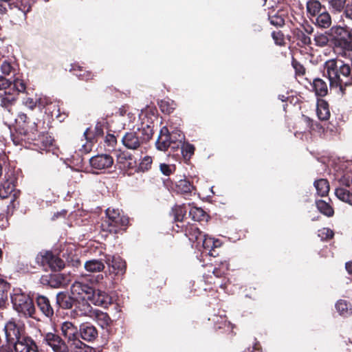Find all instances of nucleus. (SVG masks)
I'll return each instance as SVG.
<instances>
[{"instance_id": "nucleus-63", "label": "nucleus", "mask_w": 352, "mask_h": 352, "mask_svg": "<svg viewBox=\"0 0 352 352\" xmlns=\"http://www.w3.org/2000/svg\"><path fill=\"white\" fill-rule=\"evenodd\" d=\"M271 23L276 25H280L283 24V20L280 18H276V21L271 19Z\"/></svg>"}, {"instance_id": "nucleus-37", "label": "nucleus", "mask_w": 352, "mask_h": 352, "mask_svg": "<svg viewBox=\"0 0 352 352\" xmlns=\"http://www.w3.org/2000/svg\"><path fill=\"white\" fill-rule=\"evenodd\" d=\"M12 81L8 80L5 77L0 76V90H4L6 94L10 96L7 98L8 100L11 101L14 100V94L11 93Z\"/></svg>"}, {"instance_id": "nucleus-60", "label": "nucleus", "mask_w": 352, "mask_h": 352, "mask_svg": "<svg viewBox=\"0 0 352 352\" xmlns=\"http://www.w3.org/2000/svg\"><path fill=\"white\" fill-rule=\"evenodd\" d=\"M127 110L124 106H122V107L119 108L118 111L116 113V115H118L119 116L122 117V119L125 118L127 115Z\"/></svg>"}, {"instance_id": "nucleus-44", "label": "nucleus", "mask_w": 352, "mask_h": 352, "mask_svg": "<svg viewBox=\"0 0 352 352\" xmlns=\"http://www.w3.org/2000/svg\"><path fill=\"white\" fill-rule=\"evenodd\" d=\"M177 190L182 193H188L193 189V186L186 179H181L177 184Z\"/></svg>"}, {"instance_id": "nucleus-15", "label": "nucleus", "mask_w": 352, "mask_h": 352, "mask_svg": "<svg viewBox=\"0 0 352 352\" xmlns=\"http://www.w3.org/2000/svg\"><path fill=\"white\" fill-rule=\"evenodd\" d=\"M111 155H93L89 159L90 165L96 169H104L110 167L113 164Z\"/></svg>"}, {"instance_id": "nucleus-5", "label": "nucleus", "mask_w": 352, "mask_h": 352, "mask_svg": "<svg viewBox=\"0 0 352 352\" xmlns=\"http://www.w3.org/2000/svg\"><path fill=\"white\" fill-rule=\"evenodd\" d=\"M103 133L102 129L99 124L95 126V133H94L90 128H87L83 133L84 140H80L78 147V151L82 154H88L92 151L93 140L95 136L102 135Z\"/></svg>"}, {"instance_id": "nucleus-53", "label": "nucleus", "mask_w": 352, "mask_h": 352, "mask_svg": "<svg viewBox=\"0 0 352 352\" xmlns=\"http://www.w3.org/2000/svg\"><path fill=\"white\" fill-rule=\"evenodd\" d=\"M201 243L206 250H211L214 249V239L209 237L208 235H205L204 239L201 240Z\"/></svg>"}, {"instance_id": "nucleus-7", "label": "nucleus", "mask_w": 352, "mask_h": 352, "mask_svg": "<svg viewBox=\"0 0 352 352\" xmlns=\"http://www.w3.org/2000/svg\"><path fill=\"white\" fill-rule=\"evenodd\" d=\"M8 342L12 343L19 338L26 336L23 324L9 321L4 327Z\"/></svg>"}, {"instance_id": "nucleus-4", "label": "nucleus", "mask_w": 352, "mask_h": 352, "mask_svg": "<svg viewBox=\"0 0 352 352\" xmlns=\"http://www.w3.org/2000/svg\"><path fill=\"white\" fill-rule=\"evenodd\" d=\"M179 130L168 131L166 126H164L160 132L158 138L155 142L157 150L160 151L175 152L176 151V142H177Z\"/></svg>"}, {"instance_id": "nucleus-43", "label": "nucleus", "mask_w": 352, "mask_h": 352, "mask_svg": "<svg viewBox=\"0 0 352 352\" xmlns=\"http://www.w3.org/2000/svg\"><path fill=\"white\" fill-rule=\"evenodd\" d=\"M330 33H320L317 34L314 36V41L316 45L319 47L327 46L330 41Z\"/></svg>"}, {"instance_id": "nucleus-14", "label": "nucleus", "mask_w": 352, "mask_h": 352, "mask_svg": "<svg viewBox=\"0 0 352 352\" xmlns=\"http://www.w3.org/2000/svg\"><path fill=\"white\" fill-rule=\"evenodd\" d=\"M42 263L47 265L54 271L60 270L65 265L63 260L50 252H46L42 255Z\"/></svg>"}, {"instance_id": "nucleus-34", "label": "nucleus", "mask_w": 352, "mask_h": 352, "mask_svg": "<svg viewBox=\"0 0 352 352\" xmlns=\"http://www.w3.org/2000/svg\"><path fill=\"white\" fill-rule=\"evenodd\" d=\"M10 288L9 284L3 278L0 274V308L3 307L8 298V291Z\"/></svg>"}, {"instance_id": "nucleus-20", "label": "nucleus", "mask_w": 352, "mask_h": 352, "mask_svg": "<svg viewBox=\"0 0 352 352\" xmlns=\"http://www.w3.org/2000/svg\"><path fill=\"white\" fill-rule=\"evenodd\" d=\"M36 303L39 309L45 316L50 318L54 315V309L47 297L38 296L36 298Z\"/></svg>"}, {"instance_id": "nucleus-48", "label": "nucleus", "mask_w": 352, "mask_h": 352, "mask_svg": "<svg viewBox=\"0 0 352 352\" xmlns=\"http://www.w3.org/2000/svg\"><path fill=\"white\" fill-rule=\"evenodd\" d=\"M34 0H19L17 7L24 14L30 12Z\"/></svg>"}, {"instance_id": "nucleus-11", "label": "nucleus", "mask_w": 352, "mask_h": 352, "mask_svg": "<svg viewBox=\"0 0 352 352\" xmlns=\"http://www.w3.org/2000/svg\"><path fill=\"white\" fill-rule=\"evenodd\" d=\"M14 352H30L36 348L35 342L28 336H22L13 342Z\"/></svg>"}, {"instance_id": "nucleus-2", "label": "nucleus", "mask_w": 352, "mask_h": 352, "mask_svg": "<svg viewBox=\"0 0 352 352\" xmlns=\"http://www.w3.org/2000/svg\"><path fill=\"white\" fill-rule=\"evenodd\" d=\"M13 309L19 316L33 318L36 309L31 297L19 288H14L10 294Z\"/></svg>"}, {"instance_id": "nucleus-29", "label": "nucleus", "mask_w": 352, "mask_h": 352, "mask_svg": "<svg viewBox=\"0 0 352 352\" xmlns=\"http://www.w3.org/2000/svg\"><path fill=\"white\" fill-rule=\"evenodd\" d=\"M14 190V184L8 179H6L0 184V197L2 199L8 198L12 195Z\"/></svg>"}, {"instance_id": "nucleus-27", "label": "nucleus", "mask_w": 352, "mask_h": 352, "mask_svg": "<svg viewBox=\"0 0 352 352\" xmlns=\"http://www.w3.org/2000/svg\"><path fill=\"white\" fill-rule=\"evenodd\" d=\"M315 24L321 28H328L331 25V18L325 10L315 16Z\"/></svg>"}, {"instance_id": "nucleus-24", "label": "nucleus", "mask_w": 352, "mask_h": 352, "mask_svg": "<svg viewBox=\"0 0 352 352\" xmlns=\"http://www.w3.org/2000/svg\"><path fill=\"white\" fill-rule=\"evenodd\" d=\"M184 135L181 131H179L177 142H176V151L180 150L182 154H194L195 146L190 143L182 142Z\"/></svg>"}, {"instance_id": "nucleus-21", "label": "nucleus", "mask_w": 352, "mask_h": 352, "mask_svg": "<svg viewBox=\"0 0 352 352\" xmlns=\"http://www.w3.org/2000/svg\"><path fill=\"white\" fill-rule=\"evenodd\" d=\"M350 29L348 27H342L340 25H336L332 27L329 30L330 35L333 37L332 38V43H333V48L335 47V41L336 39L342 38V39H346L345 38V36H348V32H349Z\"/></svg>"}, {"instance_id": "nucleus-62", "label": "nucleus", "mask_w": 352, "mask_h": 352, "mask_svg": "<svg viewBox=\"0 0 352 352\" xmlns=\"http://www.w3.org/2000/svg\"><path fill=\"white\" fill-rule=\"evenodd\" d=\"M342 183L344 184H345L346 186H351L352 185V177L351 178H346V177H344L343 178V181H342Z\"/></svg>"}, {"instance_id": "nucleus-57", "label": "nucleus", "mask_w": 352, "mask_h": 352, "mask_svg": "<svg viewBox=\"0 0 352 352\" xmlns=\"http://www.w3.org/2000/svg\"><path fill=\"white\" fill-rule=\"evenodd\" d=\"M1 70L3 74L9 75L12 71V66L10 63L5 60L1 65Z\"/></svg>"}, {"instance_id": "nucleus-26", "label": "nucleus", "mask_w": 352, "mask_h": 352, "mask_svg": "<svg viewBox=\"0 0 352 352\" xmlns=\"http://www.w3.org/2000/svg\"><path fill=\"white\" fill-rule=\"evenodd\" d=\"M74 301H76L72 296H69L63 292H59L56 295V302L63 309H70L72 307Z\"/></svg>"}, {"instance_id": "nucleus-49", "label": "nucleus", "mask_w": 352, "mask_h": 352, "mask_svg": "<svg viewBox=\"0 0 352 352\" xmlns=\"http://www.w3.org/2000/svg\"><path fill=\"white\" fill-rule=\"evenodd\" d=\"M104 142L107 151L111 152L113 150L114 146L116 144V138L112 134H107L105 137Z\"/></svg>"}, {"instance_id": "nucleus-40", "label": "nucleus", "mask_w": 352, "mask_h": 352, "mask_svg": "<svg viewBox=\"0 0 352 352\" xmlns=\"http://www.w3.org/2000/svg\"><path fill=\"white\" fill-rule=\"evenodd\" d=\"M89 301V300H85L82 301V302H79L78 309L80 312V315L91 318L96 309H93L91 307V305L88 302Z\"/></svg>"}, {"instance_id": "nucleus-19", "label": "nucleus", "mask_w": 352, "mask_h": 352, "mask_svg": "<svg viewBox=\"0 0 352 352\" xmlns=\"http://www.w3.org/2000/svg\"><path fill=\"white\" fill-rule=\"evenodd\" d=\"M62 335L67 340H72L78 335V329L72 322L65 321L60 325Z\"/></svg>"}, {"instance_id": "nucleus-6", "label": "nucleus", "mask_w": 352, "mask_h": 352, "mask_svg": "<svg viewBox=\"0 0 352 352\" xmlns=\"http://www.w3.org/2000/svg\"><path fill=\"white\" fill-rule=\"evenodd\" d=\"M43 344L49 346L53 352H69L66 342L54 333L48 332L43 335Z\"/></svg>"}, {"instance_id": "nucleus-42", "label": "nucleus", "mask_w": 352, "mask_h": 352, "mask_svg": "<svg viewBox=\"0 0 352 352\" xmlns=\"http://www.w3.org/2000/svg\"><path fill=\"white\" fill-rule=\"evenodd\" d=\"M160 108L162 112L169 114L175 109L176 104L175 102L170 99L162 100L160 103Z\"/></svg>"}, {"instance_id": "nucleus-52", "label": "nucleus", "mask_w": 352, "mask_h": 352, "mask_svg": "<svg viewBox=\"0 0 352 352\" xmlns=\"http://www.w3.org/2000/svg\"><path fill=\"white\" fill-rule=\"evenodd\" d=\"M333 234V232L327 228H323L318 230V236L320 237L322 240L331 239Z\"/></svg>"}, {"instance_id": "nucleus-28", "label": "nucleus", "mask_w": 352, "mask_h": 352, "mask_svg": "<svg viewBox=\"0 0 352 352\" xmlns=\"http://www.w3.org/2000/svg\"><path fill=\"white\" fill-rule=\"evenodd\" d=\"M324 8H322L320 1L317 0H309L307 2V13L312 17H315L321 13Z\"/></svg>"}, {"instance_id": "nucleus-61", "label": "nucleus", "mask_w": 352, "mask_h": 352, "mask_svg": "<svg viewBox=\"0 0 352 352\" xmlns=\"http://www.w3.org/2000/svg\"><path fill=\"white\" fill-rule=\"evenodd\" d=\"M303 29L305 30V32L308 34H311L313 31H314V28L312 26L309 25H306L303 27Z\"/></svg>"}, {"instance_id": "nucleus-1", "label": "nucleus", "mask_w": 352, "mask_h": 352, "mask_svg": "<svg viewBox=\"0 0 352 352\" xmlns=\"http://www.w3.org/2000/svg\"><path fill=\"white\" fill-rule=\"evenodd\" d=\"M324 68L330 86L339 87L343 92L345 87L352 85V68L349 63L339 58L330 59L325 62Z\"/></svg>"}, {"instance_id": "nucleus-12", "label": "nucleus", "mask_w": 352, "mask_h": 352, "mask_svg": "<svg viewBox=\"0 0 352 352\" xmlns=\"http://www.w3.org/2000/svg\"><path fill=\"white\" fill-rule=\"evenodd\" d=\"M88 300L96 306L102 307H107L111 302V297L106 292L100 289L95 290L93 288H91Z\"/></svg>"}, {"instance_id": "nucleus-59", "label": "nucleus", "mask_w": 352, "mask_h": 352, "mask_svg": "<svg viewBox=\"0 0 352 352\" xmlns=\"http://www.w3.org/2000/svg\"><path fill=\"white\" fill-rule=\"evenodd\" d=\"M37 98V106L40 108L45 107L46 105H47L50 101V99L47 98L45 96H39L36 97Z\"/></svg>"}, {"instance_id": "nucleus-46", "label": "nucleus", "mask_w": 352, "mask_h": 352, "mask_svg": "<svg viewBox=\"0 0 352 352\" xmlns=\"http://www.w3.org/2000/svg\"><path fill=\"white\" fill-rule=\"evenodd\" d=\"M26 85L24 81L19 78H15L12 81L11 91H16L17 93H23L25 91Z\"/></svg>"}, {"instance_id": "nucleus-54", "label": "nucleus", "mask_w": 352, "mask_h": 352, "mask_svg": "<svg viewBox=\"0 0 352 352\" xmlns=\"http://www.w3.org/2000/svg\"><path fill=\"white\" fill-rule=\"evenodd\" d=\"M298 38L299 41L302 42V43L305 45H308L311 44V38L306 35L305 32L300 31L298 34Z\"/></svg>"}, {"instance_id": "nucleus-58", "label": "nucleus", "mask_w": 352, "mask_h": 352, "mask_svg": "<svg viewBox=\"0 0 352 352\" xmlns=\"http://www.w3.org/2000/svg\"><path fill=\"white\" fill-rule=\"evenodd\" d=\"M152 163V159L149 155H146L143 160V161L140 164V168L142 170L148 169V166H150Z\"/></svg>"}, {"instance_id": "nucleus-50", "label": "nucleus", "mask_w": 352, "mask_h": 352, "mask_svg": "<svg viewBox=\"0 0 352 352\" xmlns=\"http://www.w3.org/2000/svg\"><path fill=\"white\" fill-rule=\"evenodd\" d=\"M136 119V116L134 113L129 112L124 118L122 120L123 125L128 128L133 127L134 121Z\"/></svg>"}, {"instance_id": "nucleus-18", "label": "nucleus", "mask_w": 352, "mask_h": 352, "mask_svg": "<svg viewBox=\"0 0 352 352\" xmlns=\"http://www.w3.org/2000/svg\"><path fill=\"white\" fill-rule=\"evenodd\" d=\"M79 331L81 338L86 341H91L98 336L96 327L89 323H82L80 326Z\"/></svg>"}, {"instance_id": "nucleus-41", "label": "nucleus", "mask_w": 352, "mask_h": 352, "mask_svg": "<svg viewBox=\"0 0 352 352\" xmlns=\"http://www.w3.org/2000/svg\"><path fill=\"white\" fill-rule=\"evenodd\" d=\"M316 206L318 210L323 214L327 217L333 215L334 211L331 206L323 200H318L316 201Z\"/></svg>"}, {"instance_id": "nucleus-10", "label": "nucleus", "mask_w": 352, "mask_h": 352, "mask_svg": "<svg viewBox=\"0 0 352 352\" xmlns=\"http://www.w3.org/2000/svg\"><path fill=\"white\" fill-rule=\"evenodd\" d=\"M71 292L76 301L88 300L91 287L80 282H75L71 287Z\"/></svg>"}, {"instance_id": "nucleus-32", "label": "nucleus", "mask_w": 352, "mask_h": 352, "mask_svg": "<svg viewBox=\"0 0 352 352\" xmlns=\"http://www.w3.org/2000/svg\"><path fill=\"white\" fill-rule=\"evenodd\" d=\"M67 342L74 348L75 352H90L91 351V348L80 341L78 336L67 340Z\"/></svg>"}, {"instance_id": "nucleus-36", "label": "nucleus", "mask_w": 352, "mask_h": 352, "mask_svg": "<svg viewBox=\"0 0 352 352\" xmlns=\"http://www.w3.org/2000/svg\"><path fill=\"white\" fill-rule=\"evenodd\" d=\"M335 194L340 201L352 206V193L347 189L344 188H337Z\"/></svg>"}, {"instance_id": "nucleus-33", "label": "nucleus", "mask_w": 352, "mask_h": 352, "mask_svg": "<svg viewBox=\"0 0 352 352\" xmlns=\"http://www.w3.org/2000/svg\"><path fill=\"white\" fill-rule=\"evenodd\" d=\"M71 71L74 74L78 77L80 80H88L94 76L91 72L84 70L82 67L74 65L72 66Z\"/></svg>"}, {"instance_id": "nucleus-39", "label": "nucleus", "mask_w": 352, "mask_h": 352, "mask_svg": "<svg viewBox=\"0 0 352 352\" xmlns=\"http://www.w3.org/2000/svg\"><path fill=\"white\" fill-rule=\"evenodd\" d=\"M336 307L337 311L342 316H347L351 315L352 313L351 305H349L346 300H338L336 305Z\"/></svg>"}, {"instance_id": "nucleus-9", "label": "nucleus", "mask_w": 352, "mask_h": 352, "mask_svg": "<svg viewBox=\"0 0 352 352\" xmlns=\"http://www.w3.org/2000/svg\"><path fill=\"white\" fill-rule=\"evenodd\" d=\"M105 263L109 267L110 274L118 275L125 272L126 263L120 256L108 255L105 257Z\"/></svg>"}, {"instance_id": "nucleus-25", "label": "nucleus", "mask_w": 352, "mask_h": 352, "mask_svg": "<svg viewBox=\"0 0 352 352\" xmlns=\"http://www.w3.org/2000/svg\"><path fill=\"white\" fill-rule=\"evenodd\" d=\"M316 112L320 120H327L330 117L328 103L324 100H318L317 102Z\"/></svg>"}, {"instance_id": "nucleus-16", "label": "nucleus", "mask_w": 352, "mask_h": 352, "mask_svg": "<svg viewBox=\"0 0 352 352\" xmlns=\"http://www.w3.org/2000/svg\"><path fill=\"white\" fill-rule=\"evenodd\" d=\"M138 135L142 142L150 140L153 133V124L152 122H142L137 131H135Z\"/></svg>"}, {"instance_id": "nucleus-30", "label": "nucleus", "mask_w": 352, "mask_h": 352, "mask_svg": "<svg viewBox=\"0 0 352 352\" xmlns=\"http://www.w3.org/2000/svg\"><path fill=\"white\" fill-rule=\"evenodd\" d=\"M313 89L316 95L319 96H324L327 95L328 91L327 83L320 78H316L314 80Z\"/></svg>"}, {"instance_id": "nucleus-23", "label": "nucleus", "mask_w": 352, "mask_h": 352, "mask_svg": "<svg viewBox=\"0 0 352 352\" xmlns=\"http://www.w3.org/2000/svg\"><path fill=\"white\" fill-rule=\"evenodd\" d=\"M91 318L95 320L98 324L103 329L109 327L112 322L107 313H104L99 309H96V311H94V314Z\"/></svg>"}, {"instance_id": "nucleus-45", "label": "nucleus", "mask_w": 352, "mask_h": 352, "mask_svg": "<svg viewBox=\"0 0 352 352\" xmlns=\"http://www.w3.org/2000/svg\"><path fill=\"white\" fill-rule=\"evenodd\" d=\"M173 212L175 216V220L177 221H182L186 214V209L184 205L175 206L173 208Z\"/></svg>"}, {"instance_id": "nucleus-47", "label": "nucleus", "mask_w": 352, "mask_h": 352, "mask_svg": "<svg viewBox=\"0 0 352 352\" xmlns=\"http://www.w3.org/2000/svg\"><path fill=\"white\" fill-rule=\"evenodd\" d=\"M190 214L195 221H202L206 217V212L200 208L193 207L189 211Z\"/></svg>"}, {"instance_id": "nucleus-35", "label": "nucleus", "mask_w": 352, "mask_h": 352, "mask_svg": "<svg viewBox=\"0 0 352 352\" xmlns=\"http://www.w3.org/2000/svg\"><path fill=\"white\" fill-rule=\"evenodd\" d=\"M85 268L89 272H98L103 270L104 265L102 261L93 259L85 263Z\"/></svg>"}, {"instance_id": "nucleus-31", "label": "nucleus", "mask_w": 352, "mask_h": 352, "mask_svg": "<svg viewBox=\"0 0 352 352\" xmlns=\"http://www.w3.org/2000/svg\"><path fill=\"white\" fill-rule=\"evenodd\" d=\"M314 186L318 195L324 197L329 192V184L327 179H320L314 182Z\"/></svg>"}, {"instance_id": "nucleus-64", "label": "nucleus", "mask_w": 352, "mask_h": 352, "mask_svg": "<svg viewBox=\"0 0 352 352\" xmlns=\"http://www.w3.org/2000/svg\"><path fill=\"white\" fill-rule=\"evenodd\" d=\"M346 269L350 274H352V261L346 263Z\"/></svg>"}, {"instance_id": "nucleus-17", "label": "nucleus", "mask_w": 352, "mask_h": 352, "mask_svg": "<svg viewBox=\"0 0 352 352\" xmlns=\"http://www.w3.org/2000/svg\"><path fill=\"white\" fill-rule=\"evenodd\" d=\"M124 146L131 150H135L140 146L142 141L135 132L126 133L122 138Z\"/></svg>"}, {"instance_id": "nucleus-55", "label": "nucleus", "mask_w": 352, "mask_h": 352, "mask_svg": "<svg viewBox=\"0 0 352 352\" xmlns=\"http://www.w3.org/2000/svg\"><path fill=\"white\" fill-rule=\"evenodd\" d=\"M175 169L174 166L167 165L166 164H160V170L162 173L165 175H169L172 171Z\"/></svg>"}, {"instance_id": "nucleus-56", "label": "nucleus", "mask_w": 352, "mask_h": 352, "mask_svg": "<svg viewBox=\"0 0 352 352\" xmlns=\"http://www.w3.org/2000/svg\"><path fill=\"white\" fill-rule=\"evenodd\" d=\"M24 104L30 109H33L37 106V98H27L24 100Z\"/></svg>"}, {"instance_id": "nucleus-13", "label": "nucleus", "mask_w": 352, "mask_h": 352, "mask_svg": "<svg viewBox=\"0 0 352 352\" xmlns=\"http://www.w3.org/2000/svg\"><path fill=\"white\" fill-rule=\"evenodd\" d=\"M43 283H47L51 287L58 288L67 285L70 280L63 274H51L49 276L43 278Z\"/></svg>"}, {"instance_id": "nucleus-8", "label": "nucleus", "mask_w": 352, "mask_h": 352, "mask_svg": "<svg viewBox=\"0 0 352 352\" xmlns=\"http://www.w3.org/2000/svg\"><path fill=\"white\" fill-rule=\"evenodd\" d=\"M106 215L108 218L107 223L110 227L124 228L129 223L128 217L121 215L119 210L109 208L106 210Z\"/></svg>"}, {"instance_id": "nucleus-38", "label": "nucleus", "mask_w": 352, "mask_h": 352, "mask_svg": "<svg viewBox=\"0 0 352 352\" xmlns=\"http://www.w3.org/2000/svg\"><path fill=\"white\" fill-rule=\"evenodd\" d=\"M188 235L190 240L201 244V241L206 234H203L197 226H191L188 230Z\"/></svg>"}, {"instance_id": "nucleus-22", "label": "nucleus", "mask_w": 352, "mask_h": 352, "mask_svg": "<svg viewBox=\"0 0 352 352\" xmlns=\"http://www.w3.org/2000/svg\"><path fill=\"white\" fill-rule=\"evenodd\" d=\"M342 20L344 25L350 29L348 37L352 39V3L346 4L342 15Z\"/></svg>"}, {"instance_id": "nucleus-3", "label": "nucleus", "mask_w": 352, "mask_h": 352, "mask_svg": "<svg viewBox=\"0 0 352 352\" xmlns=\"http://www.w3.org/2000/svg\"><path fill=\"white\" fill-rule=\"evenodd\" d=\"M16 133L21 135V140H25V137L28 139H33L35 138V133L37 131V124L35 121L30 120L28 116L23 113H20L15 118Z\"/></svg>"}, {"instance_id": "nucleus-51", "label": "nucleus", "mask_w": 352, "mask_h": 352, "mask_svg": "<svg viewBox=\"0 0 352 352\" xmlns=\"http://www.w3.org/2000/svg\"><path fill=\"white\" fill-rule=\"evenodd\" d=\"M329 3L332 9L340 12L344 8L346 0H329Z\"/></svg>"}]
</instances>
